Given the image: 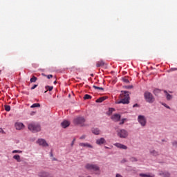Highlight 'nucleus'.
I'll return each instance as SVG.
<instances>
[{"mask_svg": "<svg viewBox=\"0 0 177 177\" xmlns=\"http://www.w3.org/2000/svg\"><path fill=\"white\" fill-rule=\"evenodd\" d=\"M117 136L121 139H127L129 136L128 131L122 129L117 130Z\"/></svg>", "mask_w": 177, "mask_h": 177, "instance_id": "4", "label": "nucleus"}, {"mask_svg": "<svg viewBox=\"0 0 177 177\" xmlns=\"http://www.w3.org/2000/svg\"><path fill=\"white\" fill-rule=\"evenodd\" d=\"M92 132L94 133V135H100V130L97 128L92 129Z\"/></svg>", "mask_w": 177, "mask_h": 177, "instance_id": "21", "label": "nucleus"}, {"mask_svg": "<svg viewBox=\"0 0 177 177\" xmlns=\"http://www.w3.org/2000/svg\"><path fill=\"white\" fill-rule=\"evenodd\" d=\"M161 92V90L158 89V88H156L153 91V93L154 95H156V96H158L159 93Z\"/></svg>", "mask_w": 177, "mask_h": 177, "instance_id": "24", "label": "nucleus"}, {"mask_svg": "<svg viewBox=\"0 0 177 177\" xmlns=\"http://www.w3.org/2000/svg\"><path fill=\"white\" fill-rule=\"evenodd\" d=\"M162 106H164L165 107H166V109H171V107H169V106L167 105V104H162Z\"/></svg>", "mask_w": 177, "mask_h": 177, "instance_id": "37", "label": "nucleus"}, {"mask_svg": "<svg viewBox=\"0 0 177 177\" xmlns=\"http://www.w3.org/2000/svg\"><path fill=\"white\" fill-rule=\"evenodd\" d=\"M14 160H16L17 162H21V159L20 158V155H15L13 156Z\"/></svg>", "mask_w": 177, "mask_h": 177, "instance_id": "22", "label": "nucleus"}, {"mask_svg": "<svg viewBox=\"0 0 177 177\" xmlns=\"http://www.w3.org/2000/svg\"><path fill=\"white\" fill-rule=\"evenodd\" d=\"M61 126L62 127V128H67V127H70V121L64 120L61 123Z\"/></svg>", "mask_w": 177, "mask_h": 177, "instance_id": "15", "label": "nucleus"}, {"mask_svg": "<svg viewBox=\"0 0 177 177\" xmlns=\"http://www.w3.org/2000/svg\"><path fill=\"white\" fill-rule=\"evenodd\" d=\"M28 128L29 131H31L32 132H39L41 131V126L37 123H30L28 125Z\"/></svg>", "mask_w": 177, "mask_h": 177, "instance_id": "3", "label": "nucleus"}, {"mask_svg": "<svg viewBox=\"0 0 177 177\" xmlns=\"http://www.w3.org/2000/svg\"><path fill=\"white\" fill-rule=\"evenodd\" d=\"M53 161H56V158H54L53 159Z\"/></svg>", "mask_w": 177, "mask_h": 177, "instance_id": "47", "label": "nucleus"}, {"mask_svg": "<svg viewBox=\"0 0 177 177\" xmlns=\"http://www.w3.org/2000/svg\"><path fill=\"white\" fill-rule=\"evenodd\" d=\"M111 118L113 121H115V122H118V121L121 120V115L116 113L112 115Z\"/></svg>", "mask_w": 177, "mask_h": 177, "instance_id": "10", "label": "nucleus"}, {"mask_svg": "<svg viewBox=\"0 0 177 177\" xmlns=\"http://www.w3.org/2000/svg\"><path fill=\"white\" fill-rule=\"evenodd\" d=\"M164 93L165 94L167 100H171L172 99V95L168 93L167 91L165 90L164 91Z\"/></svg>", "mask_w": 177, "mask_h": 177, "instance_id": "19", "label": "nucleus"}, {"mask_svg": "<svg viewBox=\"0 0 177 177\" xmlns=\"http://www.w3.org/2000/svg\"><path fill=\"white\" fill-rule=\"evenodd\" d=\"M115 177H122V176L120 174H116Z\"/></svg>", "mask_w": 177, "mask_h": 177, "instance_id": "43", "label": "nucleus"}, {"mask_svg": "<svg viewBox=\"0 0 177 177\" xmlns=\"http://www.w3.org/2000/svg\"><path fill=\"white\" fill-rule=\"evenodd\" d=\"M113 111H114V109H113V108L109 109V114H111V113H113Z\"/></svg>", "mask_w": 177, "mask_h": 177, "instance_id": "38", "label": "nucleus"}, {"mask_svg": "<svg viewBox=\"0 0 177 177\" xmlns=\"http://www.w3.org/2000/svg\"><path fill=\"white\" fill-rule=\"evenodd\" d=\"M75 142V138H73V141H72V142H71V146L72 147L74 146Z\"/></svg>", "mask_w": 177, "mask_h": 177, "instance_id": "39", "label": "nucleus"}, {"mask_svg": "<svg viewBox=\"0 0 177 177\" xmlns=\"http://www.w3.org/2000/svg\"><path fill=\"white\" fill-rule=\"evenodd\" d=\"M0 74H1V71H0Z\"/></svg>", "mask_w": 177, "mask_h": 177, "instance_id": "50", "label": "nucleus"}, {"mask_svg": "<svg viewBox=\"0 0 177 177\" xmlns=\"http://www.w3.org/2000/svg\"><path fill=\"white\" fill-rule=\"evenodd\" d=\"M114 146H115L116 147H118V149H122V150H127V149H128V147H127L126 145H124L121 143H115L114 144Z\"/></svg>", "mask_w": 177, "mask_h": 177, "instance_id": "12", "label": "nucleus"}, {"mask_svg": "<svg viewBox=\"0 0 177 177\" xmlns=\"http://www.w3.org/2000/svg\"><path fill=\"white\" fill-rule=\"evenodd\" d=\"M46 89H47V91H49L50 92L51 91H53V86H46Z\"/></svg>", "mask_w": 177, "mask_h": 177, "instance_id": "31", "label": "nucleus"}, {"mask_svg": "<svg viewBox=\"0 0 177 177\" xmlns=\"http://www.w3.org/2000/svg\"><path fill=\"white\" fill-rule=\"evenodd\" d=\"M35 107H41V104H39V103H35L30 106L31 109H34Z\"/></svg>", "mask_w": 177, "mask_h": 177, "instance_id": "25", "label": "nucleus"}, {"mask_svg": "<svg viewBox=\"0 0 177 177\" xmlns=\"http://www.w3.org/2000/svg\"><path fill=\"white\" fill-rule=\"evenodd\" d=\"M47 78H48V80H50V78H53V75H47Z\"/></svg>", "mask_w": 177, "mask_h": 177, "instance_id": "41", "label": "nucleus"}, {"mask_svg": "<svg viewBox=\"0 0 177 177\" xmlns=\"http://www.w3.org/2000/svg\"><path fill=\"white\" fill-rule=\"evenodd\" d=\"M84 100H89V99H92V97L88 94H86L84 95Z\"/></svg>", "mask_w": 177, "mask_h": 177, "instance_id": "26", "label": "nucleus"}, {"mask_svg": "<svg viewBox=\"0 0 177 177\" xmlns=\"http://www.w3.org/2000/svg\"><path fill=\"white\" fill-rule=\"evenodd\" d=\"M177 71V68H171L169 71Z\"/></svg>", "mask_w": 177, "mask_h": 177, "instance_id": "40", "label": "nucleus"}, {"mask_svg": "<svg viewBox=\"0 0 177 177\" xmlns=\"http://www.w3.org/2000/svg\"><path fill=\"white\" fill-rule=\"evenodd\" d=\"M37 143L39 145V146H42L43 147H48L49 145L48 142H46V140L45 139L40 138L37 141Z\"/></svg>", "mask_w": 177, "mask_h": 177, "instance_id": "8", "label": "nucleus"}, {"mask_svg": "<svg viewBox=\"0 0 177 177\" xmlns=\"http://www.w3.org/2000/svg\"><path fill=\"white\" fill-rule=\"evenodd\" d=\"M73 122L76 125H82V124H84V122H85V118H84V117H81V116L76 117L73 120Z\"/></svg>", "mask_w": 177, "mask_h": 177, "instance_id": "7", "label": "nucleus"}, {"mask_svg": "<svg viewBox=\"0 0 177 177\" xmlns=\"http://www.w3.org/2000/svg\"><path fill=\"white\" fill-rule=\"evenodd\" d=\"M37 80H38V78L35 76H32V78H30V82H36Z\"/></svg>", "mask_w": 177, "mask_h": 177, "instance_id": "27", "label": "nucleus"}, {"mask_svg": "<svg viewBox=\"0 0 177 177\" xmlns=\"http://www.w3.org/2000/svg\"><path fill=\"white\" fill-rule=\"evenodd\" d=\"M16 153H18L21 154V153H23V151H20V150H14V151H12V154H16Z\"/></svg>", "mask_w": 177, "mask_h": 177, "instance_id": "30", "label": "nucleus"}, {"mask_svg": "<svg viewBox=\"0 0 177 177\" xmlns=\"http://www.w3.org/2000/svg\"><path fill=\"white\" fill-rule=\"evenodd\" d=\"M54 84H56V81L54 82Z\"/></svg>", "mask_w": 177, "mask_h": 177, "instance_id": "49", "label": "nucleus"}, {"mask_svg": "<svg viewBox=\"0 0 177 177\" xmlns=\"http://www.w3.org/2000/svg\"><path fill=\"white\" fill-rule=\"evenodd\" d=\"M104 66V61L100 60L98 61L96 64V67H103Z\"/></svg>", "mask_w": 177, "mask_h": 177, "instance_id": "20", "label": "nucleus"}, {"mask_svg": "<svg viewBox=\"0 0 177 177\" xmlns=\"http://www.w3.org/2000/svg\"><path fill=\"white\" fill-rule=\"evenodd\" d=\"M130 161H131L132 162H135L138 161V159L135 157H132L130 158Z\"/></svg>", "mask_w": 177, "mask_h": 177, "instance_id": "33", "label": "nucleus"}, {"mask_svg": "<svg viewBox=\"0 0 177 177\" xmlns=\"http://www.w3.org/2000/svg\"><path fill=\"white\" fill-rule=\"evenodd\" d=\"M15 128L20 131V129H23V128H24V124L22 122H17L15 123Z\"/></svg>", "mask_w": 177, "mask_h": 177, "instance_id": "13", "label": "nucleus"}, {"mask_svg": "<svg viewBox=\"0 0 177 177\" xmlns=\"http://www.w3.org/2000/svg\"><path fill=\"white\" fill-rule=\"evenodd\" d=\"M121 100L116 101V104H129V92L128 91H123L120 94Z\"/></svg>", "mask_w": 177, "mask_h": 177, "instance_id": "1", "label": "nucleus"}, {"mask_svg": "<svg viewBox=\"0 0 177 177\" xmlns=\"http://www.w3.org/2000/svg\"><path fill=\"white\" fill-rule=\"evenodd\" d=\"M139 176L141 177H156V176L151 173H149L148 174L141 173Z\"/></svg>", "mask_w": 177, "mask_h": 177, "instance_id": "18", "label": "nucleus"}, {"mask_svg": "<svg viewBox=\"0 0 177 177\" xmlns=\"http://www.w3.org/2000/svg\"><path fill=\"white\" fill-rule=\"evenodd\" d=\"M144 97L146 100V102H147V103H154V97L153 96V94H151V93L149 92V91H146L144 93Z\"/></svg>", "mask_w": 177, "mask_h": 177, "instance_id": "5", "label": "nucleus"}, {"mask_svg": "<svg viewBox=\"0 0 177 177\" xmlns=\"http://www.w3.org/2000/svg\"><path fill=\"white\" fill-rule=\"evenodd\" d=\"M4 109H5L6 111H10V106H9V105H5Z\"/></svg>", "mask_w": 177, "mask_h": 177, "instance_id": "29", "label": "nucleus"}, {"mask_svg": "<svg viewBox=\"0 0 177 177\" xmlns=\"http://www.w3.org/2000/svg\"><path fill=\"white\" fill-rule=\"evenodd\" d=\"M86 138V136L83 135V136H82L80 138V139L83 140V139H85Z\"/></svg>", "mask_w": 177, "mask_h": 177, "instance_id": "42", "label": "nucleus"}, {"mask_svg": "<svg viewBox=\"0 0 177 177\" xmlns=\"http://www.w3.org/2000/svg\"><path fill=\"white\" fill-rule=\"evenodd\" d=\"M133 107H139V105L138 104H135Z\"/></svg>", "mask_w": 177, "mask_h": 177, "instance_id": "44", "label": "nucleus"}, {"mask_svg": "<svg viewBox=\"0 0 177 177\" xmlns=\"http://www.w3.org/2000/svg\"><path fill=\"white\" fill-rule=\"evenodd\" d=\"M172 145L174 147H177V142L176 141H174L172 142Z\"/></svg>", "mask_w": 177, "mask_h": 177, "instance_id": "35", "label": "nucleus"}, {"mask_svg": "<svg viewBox=\"0 0 177 177\" xmlns=\"http://www.w3.org/2000/svg\"><path fill=\"white\" fill-rule=\"evenodd\" d=\"M37 86H38V84L33 85L32 87H31V90L32 91V90L35 89V88H37Z\"/></svg>", "mask_w": 177, "mask_h": 177, "instance_id": "36", "label": "nucleus"}, {"mask_svg": "<svg viewBox=\"0 0 177 177\" xmlns=\"http://www.w3.org/2000/svg\"><path fill=\"white\" fill-rule=\"evenodd\" d=\"M125 121H127V118H123L121 120L120 122L119 123L120 125H122L124 124Z\"/></svg>", "mask_w": 177, "mask_h": 177, "instance_id": "32", "label": "nucleus"}, {"mask_svg": "<svg viewBox=\"0 0 177 177\" xmlns=\"http://www.w3.org/2000/svg\"><path fill=\"white\" fill-rule=\"evenodd\" d=\"M38 176L39 177H53V176L50 173L45 171H41L39 172Z\"/></svg>", "mask_w": 177, "mask_h": 177, "instance_id": "9", "label": "nucleus"}, {"mask_svg": "<svg viewBox=\"0 0 177 177\" xmlns=\"http://www.w3.org/2000/svg\"><path fill=\"white\" fill-rule=\"evenodd\" d=\"M85 169H88V171H94L95 175H100V167L97 165L87 163L85 165Z\"/></svg>", "mask_w": 177, "mask_h": 177, "instance_id": "2", "label": "nucleus"}, {"mask_svg": "<svg viewBox=\"0 0 177 177\" xmlns=\"http://www.w3.org/2000/svg\"><path fill=\"white\" fill-rule=\"evenodd\" d=\"M138 121L139 124H140L141 127H146V124H147V120H146V117H145V115H138Z\"/></svg>", "mask_w": 177, "mask_h": 177, "instance_id": "6", "label": "nucleus"}, {"mask_svg": "<svg viewBox=\"0 0 177 177\" xmlns=\"http://www.w3.org/2000/svg\"><path fill=\"white\" fill-rule=\"evenodd\" d=\"M105 149H109V147H105Z\"/></svg>", "mask_w": 177, "mask_h": 177, "instance_id": "48", "label": "nucleus"}, {"mask_svg": "<svg viewBox=\"0 0 177 177\" xmlns=\"http://www.w3.org/2000/svg\"><path fill=\"white\" fill-rule=\"evenodd\" d=\"M149 153L151 156H153L154 157H157V156H159L158 151H156L155 149H151L149 150Z\"/></svg>", "mask_w": 177, "mask_h": 177, "instance_id": "17", "label": "nucleus"}, {"mask_svg": "<svg viewBox=\"0 0 177 177\" xmlns=\"http://www.w3.org/2000/svg\"><path fill=\"white\" fill-rule=\"evenodd\" d=\"M159 175L162 177H171V174L168 171H160Z\"/></svg>", "mask_w": 177, "mask_h": 177, "instance_id": "16", "label": "nucleus"}, {"mask_svg": "<svg viewBox=\"0 0 177 177\" xmlns=\"http://www.w3.org/2000/svg\"><path fill=\"white\" fill-rule=\"evenodd\" d=\"M93 88H94V89H99L100 91H104V88H103V87L93 86Z\"/></svg>", "mask_w": 177, "mask_h": 177, "instance_id": "28", "label": "nucleus"}, {"mask_svg": "<svg viewBox=\"0 0 177 177\" xmlns=\"http://www.w3.org/2000/svg\"><path fill=\"white\" fill-rule=\"evenodd\" d=\"M34 114H35V112H34V111L30 113V115H34Z\"/></svg>", "mask_w": 177, "mask_h": 177, "instance_id": "45", "label": "nucleus"}, {"mask_svg": "<svg viewBox=\"0 0 177 177\" xmlns=\"http://www.w3.org/2000/svg\"><path fill=\"white\" fill-rule=\"evenodd\" d=\"M122 81L123 82H126V84H129V80L127 77L123 78Z\"/></svg>", "mask_w": 177, "mask_h": 177, "instance_id": "34", "label": "nucleus"}, {"mask_svg": "<svg viewBox=\"0 0 177 177\" xmlns=\"http://www.w3.org/2000/svg\"><path fill=\"white\" fill-rule=\"evenodd\" d=\"M106 143V139L104 138H101L96 140V145L100 146L101 145H104Z\"/></svg>", "mask_w": 177, "mask_h": 177, "instance_id": "14", "label": "nucleus"}, {"mask_svg": "<svg viewBox=\"0 0 177 177\" xmlns=\"http://www.w3.org/2000/svg\"><path fill=\"white\" fill-rule=\"evenodd\" d=\"M104 100H106V97H102L96 100L97 103H102V102H104Z\"/></svg>", "mask_w": 177, "mask_h": 177, "instance_id": "23", "label": "nucleus"}, {"mask_svg": "<svg viewBox=\"0 0 177 177\" xmlns=\"http://www.w3.org/2000/svg\"><path fill=\"white\" fill-rule=\"evenodd\" d=\"M79 145L81 147H87L88 149H93V146L88 142H80Z\"/></svg>", "mask_w": 177, "mask_h": 177, "instance_id": "11", "label": "nucleus"}, {"mask_svg": "<svg viewBox=\"0 0 177 177\" xmlns=\"http://www.w3.org/2000/svg\"><path fill=\"white\" fill-rule=\"evenodd\" d=\"M50 157H53V153L50 152Z\"/></svg>", "mask_w": 177, "mask_h": 177, "instance_id": "46", "label": "nucleus"}]
</instances>
